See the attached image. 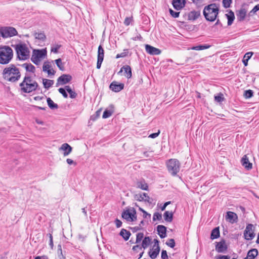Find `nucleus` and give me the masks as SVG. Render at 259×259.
<instances>
[{"label":"nucleus","instance_id":"obj_1","mask_svg":"<svg viewBox=\"0 0 259 259\" xmlns=\"http://www.w3.org/2000/svg\"><path fill=\"white\" fill-rule=\"evenodd\" d=\"M2 75L5 80L15 82L20 79L21 73L19 68L15 64H12L4 69Z\"/></svg>","mask_w":259,"mask_h":259},{"label":"nucleus","instance_id":"obj_2","mask_svg":"<svg viewBox=\"0 0 259 259\" xmlns=\"http://www.w3.org/2000/svg\"><path fill=\"white\" fill-rule=\"evenodd\" d=\"M21 91L24 93H30L36 90L38 83L31 77L25 76L20 83Z\"/></svg>","mask_w":259,"mask_h":259},{"label":"nucleus","instance_id":"obj_3","mask_svg":"<svg viewBox=\"0 0 259 259\" xmlns=\"http://www.w3.org/2000/svg\"><path fill=\"white\" fill-rule=\"evenodd\" d=\"M219 11V6L215 4H211L204 7L203 13L207 21L213 22L217 17Z\"/></svg>","mask_w":259,"mask_h":259},{"label":"nucleus","instance_id":"obj_4","mask_svg":"<svg viewBox=\"0 0 259 259\" xmlns=\"http://www.w3.org/2000/svg\"><path fill=\"white\" fill-rule=\"evenodd\" d=\"M14 47L17 54V57L19 60L24 61L29 58L30 52L26 44L19 43L15 45Z\"/></svg>","mask_w":259,"mask_h":259},{"label":"nucleus","instance_id":"obj_5","mask_svg":"<svg viewBox=\"0 0 259 259\" xmlns=\"http://www.w3.org/2000/svg\"><path fill=\"white\" fill-rule=\"evenodd\" d=\"M13 51L9 46L0 47V64H9L13 58Z\"/></svg>","mask_w":259,"mask_h":259},{"label":"nucleus","instance_id":"obj_6","mask_svg":"<svg viewBox=\"0 0 259 259\" xmlns=\"http://www.w3.org/2000/svg\"><path fill=\"white\" fill-rule=\"evenodd\" d=\"M165 164L168 171L172 176H176L179 172L181 164L178 159L175 158H171L167 160Z\"/></svg>","mask_w":259,"mask_h":259},{"label":"nucleus","instance_id":"obj_7","mask_svg":"<svg viewBox=\"0 0 259 259\" xmlns=\"http://www.w3.org/2000/svg\"><path fill=\"white\" fill-rule=\"evenodd\" d=\"M46 49L41 50H34L32 52L31 60L36 65L39 64L40 61L47 56Z\"/></svg>","mask_w":259,"mask_h":259},{"label":"nucleus","instance_id":"obj_8","mask_svg":"<svg viewBox=\"0 0 259 259\" xmlns=\"http://www.w3.org/2000/svg\"><path fill=\"white\" fill-rule=\"evenodd\" d=\"M122 218L127 222H134L137 220V212L133 207L126 208L122 213Z\"/></svg>","mask_w":259,"mask_h":259},{"label":"nucleus","instance_id":"obj_9","mask_svg":"<svg viewBox=\"0 0 259 259\" xmlns=\"http://www.w3.org/2000/svg\"><path fill=\"white\" fill-rule=\"evenodd\" d=\"M16 29L12 27L0 28V35L4 38L11 37L17 35Z\"/></svg>","mask_w":259,"mask_h":259},{"label":"nucleus","instance_id":"obj_10","mask_svg":"<svg viewBox=\"0 0 259 259\" xmlns=\"http://www.w3.org/2000/svg\"><path fill=\"white\" fill-rule=\"evenodd\" d=\"M159 241L157 239H154V244L152 248L149 251V255L152 259H155L159 254Z\"/></svg>","mask_w":259,"mask_h":259},{"label":"nucleus","instance_id":"obj_11","mask_svg":"<svg viewBox=\"0 0 259 259\" xmlns=\"http://www.w3.org/2000/svg\"><path fill=\"white\" fill-rule=\"evenodd\" d=\"M252 225L248 224L244 232V236L246 240H250L254 237L255 234L252 231Z\"/></svg>","mask_w":259,"mask_h":259},{"label":"nucleus","instance_id":"obj_12","mask_svg":"<svg viewBox=\"0 0 259 259\" xmlns=\"http://www.w3.org/2000/svg\"><path fill=\"white\" fill-rule=\"evenodd\" d=\"M104 57V51L102 47L100 45L98 50V59L97 62V68L100 69Z\"/></svg>","mask_w":259,"mask_h":259},{"label":"nucleus","instance_id":"obj_13","mask_svg":"<svg viewBox=\"0 0 259 259\" xmlns=\"http://www.w3.org/2000/svg\"><path fill=\"white\" fill-rule=\"evenodd\" d=\"M135 198L139 201H145L148 203H151L152 200L148 194L146 193H141L135 195Z\"/></svg>","mask_w":259,"mask_h":259},{"label":"nucleus","instance_id":"obj_14","mask_svg":"<svg viewBox=\"0 0 259 259\" xmlns=\"http://www.w3.org/2000/svg\"><path fill=\"white\" fill-rule=\"evenodd\" d=\"M124 85L123 83H119L117 81H114L111 82L109 88L110 90L114 92H118L123 89Z\"/></svg>","mask_w":259,"mask_h":259},{"label":"nucleus","instance_id":"obj_15","mask_svg":"<svg viewBox=\"0 0 259 259\" xmlns=\"http://www.w3.org/2000/svg\"><path fill=\"white\" fill-rule=\"evenodd\" d=\"M72 77L69 74H63L57 79V85H63L66 84L71 81Z\"/></svg>","mask_w":259,"mask_h":259},{"label":"nucleus","instance_id":"obj_16","mask_svg":"<svg viewBox=\"0 0 259 259\" xmlns=\"http://www.w3.org/2000/svg\"><path fill=\"white\" fill-rule=\"evenodd\" d=\"M145 50L147 53L151 55H158L161 53L160 50L149 45H145Z\"/></svg>","mask_w":259,"mask_h":259},{"label":"nucleus","instance_id":"obj_17","mask_svg":"<svg viewBox=\"0 0 259 259\" xmlns=\"http://www.w3.org/2000/svg\"><path fill=\"white\" fill-rule=\"evenodd\" d=\"M42 70L48 73L49 75H54L55 73V71L52 68L50 63L45 62L42 66Z\"/></svg>","mask_w":259,"mask_h":259},{"label":"nucleus","instance_id":"obj_18","mask_svg":"<svg viewBox=\"0 0 259 259\" xmlns=\"http://www.w3.org/2000/svg\"><path fill=\"white\" fill-rule=\"evenodd\" d=\"M124 72V75L128 79L131 78L132 76V72L131 67L129 65H124L122 67L119 73Z\"/></svg>","mask_w":259,"mask_h":259},{"label":"nucleus","instance_id":"obj_19","mask_svg":"<svg viewBox=\"0 0 259 259\" xmlns=\"http://www.w3.org/2000/svg\"><path fill=\"white\" fill-rule=\"evenodd\" d=\"M238 221L237 214L233 211H228V222L233 224L237 223Z\"/></svg>","mask_w":259,"mask_h":259},{"label":"nucleus","instance_id":"obj_20","mask_svg":"<svg viewBox=\"0 0 259 259\" xmlns=\"http://www.w3.org/2000/svg\"><path fill=\"white\" fill-rule=\"evenodd\" d=\"M227 249V244L224 240L218 242L215 245V250L218 252H224Z\"/></svg>","mask_w":259,"mask_h":259},{"label":"nucleus","instance_id":"obj_21","mask_svg":"<svg viewBox=\"0 0 259 259\" xmlns=\"http://www.w3.org/2000/svg\"><path fill=\"white\" fill-rule=\"evenodd\" d=\"M72 147L67 143L62 144L59 148L60 150L64 151L63 155L64 156L68 155L72 151Z\"/></svg>","mask_w":259,"mask_h":259},{"label":"nucleus","instance_id":"obj_22","mask_svg":"<svg viewBox=\"0 0 259 259\" xmlns=\"http://www.w3.org/2000/svg\"><path fill=\"white\" fill-rule=\"evenodd\" d=\"M172 5L175 9L180 10L185 7V0H173Z\"/></svg>","mask_w":259,"mask_h":259},{"label":"nucleus","instance_id":"obj_23","mask_svg":"<svg viewBox=\"0 0 259 259\" xmlns=\"http://www.w3.org/2000/svg\"><path fill=\"white\" fill-rule=\"evenodd\" d=\"M241 163L242 165L248 170L251 169L252 167V163L249 162L248 158L246 155H244L242 158Z\"/></svg>","mask_w":259,"mask_h":259},{"label":"nucleus","instance_id":"obj_24","mask_svg":"<svg viewBox=\"0 0 259 259\" xmlns=\"http://www.w3.org/2000/svg\"><path fill=\"white\" fill-rule=\"evenodd\" d=\"M247 11L245 8H241L239 11H237V19L239 21L244 20L246 15Z\"/></svg>","mask_w":259,"mask_h":259},{"label":"nucleus","instance_id":"obj_25","mask_svg":"<svg viewBox=\"0 0 259 259\" xmlns=\"http://www.w3.org/2000/svg\"><path fill=\"white\" fill-rule=\"evenodd\" d=\"M200 16V12L199 11H191L188 15V19L189 20H195Z\"/></svg>","mask_w":259,"mask_h":259},{"label":"nucleus","instance_id":"obj_26","mask_svg":"<svg viewBox=\"0 0 259 259\" xmlns=\"http://www.w3.org/2000/svg\"><path fill=\"white\" fill-rule=\"evenodd\" d=\"M257 254L258 251L256 249H251L248 252L246 257L244 259H254Z\"/></svg>","mask_w":259,"mask_h":259},{"label":"nucleus","instance_id":"obj_27","mask_svg":"<svg viewBox=\"0 0 259 259\" xmlns=\"http://www.w3.org/2000/svg\"><path fill=\"white\" fill-rule=\"evenodd\" d=\"M157 231L158 235L161 238H163L166 236V228L163 225H158L157 226Z\"/></svg>","mask_w":259,"mask_h":259},{"label":"nucleus","instance_id":"obj_28","mask_svg":"<svg viewBox=\"0 0 259 259\" xmlns=\"http://www.w3.org/2000/svg\"><path fill=\"white\" fill-rule=\"evenodd\" d=\"M22 66L28 72H30L31 73H34V72L35 71V67L31 63H24L22 65Z\"/></svg>","mask_w":259,"mask_h":259},{"label":"nucleus","instance_id":"obj_29","mask_svg":"<svg viewBox=\"0 0 259 259\" xmlns=\"http://www.w3.org/2000/svg\"><path fill=\"white\" fill-rule=\"evenodd\" d=\"M164 220L167 222H171L172 221L173 213L171 211H166L163 214Z\"/></svg>","mask_w":259,"mask_h":259},{"label":"nucleus","instance_id":"obj_30","mask_svg":"<svg viewBox=\"0 0 259 259\" xmlns=\"http://www.w3.org/2000/svg\"><path fill=\"white\" fill-rule=\"evenodd\" d=\"M252 55H253L252 52H249L245 53V54L244 55V57H243V58L242 60V62L245 66H247L248 61L250 59V58L251 57Z\"/></svg>","mask_w":259,"mask_h":259},{"label":"nucleus","instance_id":"obj_31","mask_svg":"<svg viewBox=\"0 0 259 259\" xmlns=\"http://www.w3.org/2000/svg\"><path fill=\"white\" fill-rule=\"evenodd\" d=\"M151 242V239L149 237H145L144 238L141 246L143 248L146 249L147 248Z\"/></svg>","mask_w":259,"mask_h":259},{"label":"nucleus","instance_id":"obj_32","mask_svg":"<svg viewBox=\"0 0 259 259\" xmlns=\"http://www.w3.org/2000/svg\"><path fill=\"white\" fill-rule=\"evenodd\" d=\"M54 82L53 80L48 79L46 78H44L42 79V83L44 87L46 89H49L50 88L53 84Z\"/></svg>","mask_w":259,"mask_h":259},{"label":"nucleus","instance_id":"obj_33","mask_svg":"<svg viewBox=\"0 0 259 259\" xmlns=\"http://www.w3.org/2000/svg\"><path fill=\"white\" fill-rule=\"evenodd\" d=\"M120 235L126 241L129 239L131 236V233L126 230L122 229L120 231Z\"/></svg>","mask_w":259,"mask_h":259},{"label":"nucleus","instance_id":"obj_34","mask_svg":"<svg viewBox=\"0 0 259 259\" xmlns=\"http://www.w3.org/2000/svg\"><path fill=\"white\" fill-rule=\"evenodd\" d=\"M220 236V231L218 227L213 229L211 233L210 238L211 239L218 238Z\"/></svg>","mask_w":259,"mask_h":259},{"label":"nucleus","instance_id":"obj_35","mask_svg":"<svg viewBox=\"0 0 259 259\" xmlns=\"http://www.w3.org/2000/svg\"><path fill=\"white\" fill-rule=\"evenodd\" d=\"M234 19L235 16L233 12L231 10H229L228 14V25H231Z\"/></svg>","mask_w":259,"mask_h":259},{"label":"nucleus","instance_id":"obj_36","mask_svg":"<svg viewBox=\"0 0 259 259\" xmlns=\"http://www.w3.org/2000/svg\"><path fill=\"white\" fill-rule=\"evenodd\" d=\"M137 185L139 188L142 190H147L148 189V186L144 181L138 182Z\"/></svg>","mask_w":259,"mask_h":259},{"label":"nucleus","instance_id":"obj_37","mask_svg":"<svg viewBox=\"0 0 259 259\" xmlns=\"http://www.w3.org/2000/svg\"><path fill=\"white\" fill-rule=\"evenodd\" d=\"M65 90L68 92V93L69 94L70 97L72 99L75 98L77 96V94L73 91L72 89H71L69 85H66L65 87Z\"/></svg>","mask_w":259,"mask_h":259},{"label":"nucleus","instance_id":"obj_38","mask_svg":"<svg viewBox=\"0 0 259 259\" xmlns=\"http://www.w3.org/2000/svg\"><path fill=\"white\" fill-rule=\"evenodd\" d=\"M34 37L36 39L45 40L46 38V36L44 32H36L34 33Z\"/></svg>","mask_w":259,"mask_h":259},{"label":"nucleus","instance_id":"obj_39","mask_svg":"<svg viewBox=\"0 0 259 259\" xmlns=\"http://www.w3.org/2000/svg\"><path fill=\"white\" fill-rule=\"evenodd\" d=\"M47 103L48 106L51 109H57L58 108V105L55 103L50 98L47 99Z\"/></svg>","mask_w":259,"mask_h":259},{"label":"nucleus","instance_id":"obj_40","mask_svg":"<svg viewBox=\"0 0 259 259\" xmlns=\"http://www.w3.org/2000/svg\"><path fill=\"white\" fill-rule=\"evenodd\" d=\"M143 239H144V233H143L140 232V233H137L136 235V240L135 243H136V244L140 243L142 240L143 241Z\"/></svg>","mask_w":259,"mask_h":259},{"label":"nucleus","instance_id":"obj_41","mask_svg":"<svg viewBox=\"0 0 259 259\" xmlns=\"http://www.w3.org/2000/svg\"><path fill=\"white\" fill-rule=\"evenodd\" d=\"M253 92L251 90H246L244 92V96L246 99H249L253 96Z\"/></svg>","mask_w":259,"mask_h":259},{"label":"nucleus","instance_id":"obj_42","mask_svg":"<svg viewBox=\"0 0 259 259\" xmlns=\"http://www.w3.org/2000/svg\"><path fill=\"white\" fill-rule=\"evenodd\" d=\"M56 64L60 70L63 71L64 70V66L63 63L62 62V60L60 58L56 59L55 60Z\"/></svg>","mask_w":259,"mask_h":259},{"label":"nucleus","instance_id":"obj_43","mask_svg":"<svg viewBox=\"0 0 259 259\" xmlns=\"http://www.w3.org/2000/svg\"><path fill=\"white\" fill-rule=\"evenodd\" d=\"M113 112L111 110H106L103 112L102 117L103 118H107L112 115Z\"/></svg>","mask_w":259,"mask_h":259},{"label":"nucleus","instance_id":"obj_44","mask_svg":"<svg viewBox=\"0 0 259 259\" xmlns=\"http://www.w3.org/2000/svg\"><path fill=\"white\" fill-rule=\"evenodd\" d=\"M142 248H142V247L141 245H140L139 244H137V245H134L133 247L132 250L134 252V253H138L140 251L142 250Z\"/></svg>","mask_w":259,"mask_h":259},{"label":"nucleus","instance_id":"obj_45","mask_svg":"<svg viewBox=\"0 0 259 259\" xmlns=\"http://www.w3.org/2000/svg\"><path fill=\"white\" fill-rule=\"evenodd\" d=\"M61 46L60 45H55L51 48V52L54 53H57L58 52L59 49L61 48Z\"/></svg>","mask_w":259,"mask_h":259},{"label":"nucleus","instance_id":"obj_46","mask_svg":"<svg viewBox=\"0 0 259 259\" xmlns=\"http://www.w3.org/2000/svg\"><path fill=\"white\" fill-rule=\"evenodd\" d=\"M133 20V18L132 16L130 17H126L124 21V24L125 26H128L130 25Z\"/></svg>","mask_w":259,"mask_h":259},{"label":"nucleus","instance_id":"obj_47","mask_svg":"<svg viewBox=\"0 0 259 259\" xmlns=\"http://www.w3.org/2000/svg\"><path fill=\"white\" fill-rule=\"evenodd\" d=\"M166 245L171 248H174L175 246V241L174 239H170L166 243Z\"/></svg>","mask_w":259,"mask_h":259},{"label":"nucleus","instance_id":"obj_48","mask_svg":"<svg viewBox=\"0 0 259 259\" xmlns=\"http://www.w3.org/2000/svg\"><path fill=\"white\" fill-rule=\"evenodd\" d=\"M162 219V215L158 212H155L153 214V220L155 221L156 220H161Z\"/></svg>","mask_w":259,"mask_h":259},{"label":"nucleus","instance_id":"obj_49","mask_svg":"<svg viewBox=\"0 0 259 259\" xmlns=\"http://www.w3.org/2000/svg\"><path fill=\"white\" fill-rule=\"evenodd\" d=\"M215 100L218 102H221L224 99L223 97V95L222 94H220L218 96H215L214 97Z\"/></svg>","mask_w":259,"mask_h":259},{"label":"nucleus","instance_id":"obj_50","mask_svg":"<svg viewBox=\"0 0 259 259\" xmlns=\"http://www.w3.org/2000/svg\"><path fill=\"white\" fill-rule=\"evenodd\" d=\"M169 11L171 16L174 18H178L179 16V12H175L171 9H169Z\"/></svg>","mask_w":259,"mask_h":259},{"label":"nucleus","instance_id":"obj_51","mask_svg":"<svg viewBox=\"0 0 259 259\" xmlns=\"http://www.w3.org/2000/svg\"><path fill=\"white\" fill-rule=\"evenodd\" d=\"M65 90V89H64L63 88H59L58 89L59 92L62 95L64 98H67L68 97V95Z\"/></svg>","mask_w":259,"mask_h":259},{"label":"nucleus","instance_id":"obj_52","mask_svg":"<svg viewBox=\"0 0 259 259\" xmlns=\"http://www.w3.org/2000/svg\"><path fill=\"white\" fill-rule=\"evenodd\" d=\"M127 53H128L127 51V50H126V51L124 50L123 52H122L120 54H117V55L116 56V58L117 59V58H119L125 57H126L127 55Z\"/></svg>","mask_w":259,"mask_h":259},{"label":"nucleus","instance_id":"obj_53","mask_svg":"<svg viewBox=\"0 0 259 259\" xmlns=\"http://www.w3.org/2000/svg\"><path fill=\"white\" fill-rule=\"evenodd\" d=\"M208 48V47H206L205 46H196V47H193V48H192V50H204L205 49H207Z\"/></svg>","mask_w":259,"mask_h":259},{"label":"nucleus","instance_id":"obj_54","mask_svg":"<svg viewBox=\"0 0 259 259\" xmlns=\"http://www.w3.org/2000/svg\"><path fill=\"white\" fill-rule=\"evenodd\" d=\"M139 210L143 213V217L144 218H147V216H148L149 218L150 217V216H151L150 214L148 213L147 212H146L143 208L140 207L139 208Z\"/></svg>","mask_w":259,"mask_h":259},{"label":"nucleus","instance_id":"obj_55","mask_svg":"<svg viewBox=\"0 0 259 259\" xmlns=\"http://www.w3.org/2000/svg\"><path fill=\"white\" fill-rule=\"evenodd\" d=\"M160 130H158L157 133H155L150 134L149 136V138H152V139L155 138L158 136V135L160 134Z\"/></svg>","mask_w":259,"mask_h":259},{"label":"nucleus","instance_id":"obj_56","mask_svg":"<svg viewBox=\"0 0 259 259\" xmlns=\"http://www.w3.org/2000/svg\"><path fill=\"white\" fill-rule=\"evenodd\" d=\"M161 258L162 259H167L168 255L166 250H162L161 252Z\"/></svg>","mask_w":259,"mask_h":259},{"label":"nucleus","instance_id":"obj_57","mask_svg":"<svg viewBox=\"0 0 259 259\" xmlns=\"http://www.w3.org/2000/svg\"><path fill=\"white\" fill-rule=\"evenodd\" d=\"M48 236H49V238H50V243H49V245H50L51 248L52 249L53 248V246H54L53 241V236L51 234H49Z\"/></svg>","mask_w":259,"mask_h":259},{"label":"nucleus","instance_id":"obj_58","mask_svg":"<svg viewBox=\"0 0 259 259\" xmlns=\"http://www.w3.org/2000/svg\"><path fill=\"white\" fill-rule=\"evenodd\" d=\"M115 223L116 226L117 228L120 227L122 225V222L119 220H118L117 219H116Z\"/></svg>","mask_w":259,"mask_h":259},{"label":"nucleus","instance_id":"obj_59","mask_svg":"<svg viewBox=\"0 0 259 259\" xmlns=\"http://www.w3.org/2000/svg\"><path fill=\"white\" fill-rule=\"evenodd\" d=\"M259 10V4L256 5L254 7L252 10L250 11V13H255Z\"/></svg>","mask_w":259,"mask_h":259},{"label":"nucleus","instance_id":"obj_60","mask_svg":"<svg viewBox=\"0 0 259 259\" xmlns=\"http://www.w3.org/2000/svg\"><path fill=\"white\" fill-rule=\"evenodd\" d=\"M170 203V201H168V202H165L164 205L161 207V210H164L166 207Z\"/></svg>","mask_w":259,"mask_h":259},{"label":"nucleus","instance_id":"obj_61","mask_svg":"<svg viewBox=\"0 0 259 259\" xmlns=\"http://www.w3.org/2000/svg\"><path fill=\"white\" fill-rule=\"evenodd\" d=\"M44 99H45V98L44 97H40V96H36L34 98V99L35 101H40Z\"/></svg>","mask_w":259,"mask_h":259},{"label":"nucleus","instance_id":"obj_62","mask_svg":"<svg viewBox=\"0 0 259 259\" xmlns=\"http://www.w3.org/2000/svg\"><path fill=\"white\" fill-rule=\"evenodd\" d=\"M216 259H227V255H220L216 256Z\"/></svg>","mask_w":259,"mask_h":259},{"label":"nucleus","instance_id":"obj_63","mask_svg":"<svg viewBox=\"0 0 259 259\" xmlns=\"http://www.w3.org/2000/svg\"><path fill=\"white\" fill-rule=\"evenodd\" d=\"M66 161L68 164H72L74 163V161L71 159L68 158L66 160Z\"/></svg>","mask_w":259,"mask_h":259},{"label":"nucleus","instance_id":"obj_64","mask_svg":"<svg viewBox=\"0 0 259 259\" xmlns=\"http://www.w3.org/2000/svg\"><path fill=\"white\" fill-rule=\"evenodd\" d=\"M193 3L199 4L201 3L203 0H191Z\"/></svg>","mask_w":259,"mask_h":259}]
</instances>
